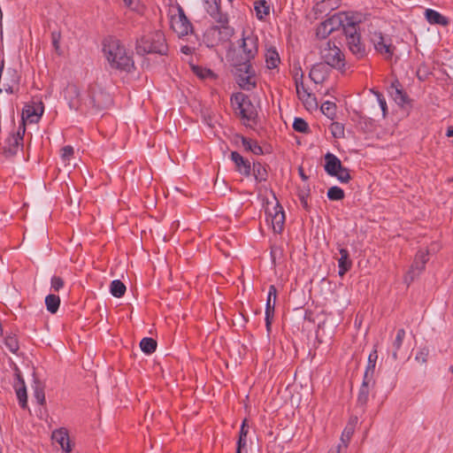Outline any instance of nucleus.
Here are the masks:
<instances>
[{
	"label": "nucleus",
	"mask_w": 453,
	"mask_h": 453,
	"mask_svg": "<svg viewBox=\"0 0 453 453\" xmlns=\"http://www.w3.org/2000/svg\"><path fill=\"white\" fill-rule=\"evenodd\" d=\"M330 130L334 138L344 137V127L339 122H333L330 126Z\"/></svg>",
	"instance_id": "44"
},
{
	"label": "nucleus",
	"mask_w": 453,
	"mask_h": 453,
	"mask_svg": "<svg viewBox=\"0 0 453 453\" xmlns=\"http://www.w3.org/2000/svg\"><path fill=\"white\" fill-rule=\"evenodd\" d=\"M446 135L448 137H453V126L447 129Z\"/></svg>",
	"instance_id": "61"
},
{
	"label": "nucleus",
	"mask_w": 453,
	"mask_h": 453,
	"mask_svg": "<svg viewBox=\"0 0 453 453\" xmlns=\"http://www.w3.org/2000/svg\"><path fill=\"white\" fill-rule=\"evenodd\" d=\"M372 91L378 99L379 104L382 111L383 117H386V115L388 114V106H387L386 99L384 98V96H382V94L380 92L374 91V90H372Z\"/></svg>",
	"instance_id": "49"
},
{
	"label": "nucleus",
	"mask_w": 453,
	"mask_h": 453,
	"mask_svg": "<svg viewBox=\"0 0 453 453\" xmlns=\"http://www.w3.org/2000/svg\"><path fill=\"white\" fill-rule=\"evenodd\" d=\"M240 48L243 54L254 57L257 53V38L252 35H243Z\"/></svg>",
	"instance_id": "18"
},
{
	"label": "nucleus",
	"mask_w": 453,
	"mask_h": 453,
	"mask_svg": "<svg viewBox=\"0 0 453 453\" xmlns=\"http://www.w3.org/2000/svg\"><path fill=\"white\" fill-rule=\"evenodd\" d=\"M88 96L89 104L98 110H102L109 106L111 102V96L104 91L98 84H91L88 88Z\"/></svg>",
	"instance_id": "6"
},
{
	"label": "nucleus",
	"mask_w": 453,
	"mask_h": 453,
	"mask_svg": "<svg viewBox=\"0 0 453 453\" xmlns=\"http://www.w3.org/2000/svg\"><path fill=\"white\" fill-rule=\"evenodd\" d=\"M429 355V349L427 348H422L420 349L415 357L416 361H418L420 364H426L427 361V357Z\"/></svg>",
	"instance_id": "53"
},
{
	"label": "nucleus",
	"mask_w": 453,
	"mask_h": 453,
	"mask_svg": "<svg viewBox=\"0 0 453 453\" xmlns=\"http://www.w3.org/2000/svg\"><path fill=\"white\" fill-rule=\"evenodd\" d=\"M232 73L241 88L249 91L256 88V72L250 62V58H232Z\"/></svg>",
	"instance_id": "1"
},
{
	"label": "nucleus",
	"mask_w": 453,
	"mask_h": 453,
	"mask_svg": "<svg viewBox=\"0 0 453 453\" xmlns=\"http://www.w3.org/2000/svg\"><path fill=\"white\" fill-rule=\"evenodd\" d=\"M293 128L295 131L307 134L309 132L308 123L302 118H296L293 122Z\"/></svg>",
	"instance_id": "43"
},
{
	"label": "nucleus",
	"mask_w": 453,
	"mask_h": 453,
	"mask_svg": "<svg viewBox=\"0 0 453 453\" xmlns=\"http://www.w3.org/2000/svg\"><path fill=\"white\" fill-rule=\"evenodd\" d=\"M102 52L108 57H125L127 55L126 49L120 41L111 36L103 40Z\"/></svg>",
	"instance_id": "8"
},
{
	"label": "nucleus",
	"mask_w": 453,
	"mask_h": 453,
	"mask_svg": "<svg viewBox=\"0 0 453 453\" xmlns=\"http://www.w3.org/2000/svg\"><path fill=\"white\" fill-rule=\"evenodd\" d=\"M372 42L375 47V50L377 53L379 54H388L393 55L394 54V48L393 46L388 42L386 38H384L380 34L374 35L372 38Z\"/></svg>",
	"instance_id": "21"
},
{
	"label": "nucleus",
	"mask_w": 453,
	"mask_h": 453,
	"mask_svg": "<svg viewBox=\"0 0 453 453\" xmlns=\"http://www.w3.org/2000/svg\"><path fill=\"white\" fill-rule=\"evenodd\" d=\"M327 197L332 201H339L344 198V191L342 188L334 186L327 191Z\"/></svg>",
	"instance_id": "42"
},
{
	"label": "nucleus",
	"mask_w": 453,
	"mask_h": 453,
	"mask_svg": "<svg viewBox=\"0 0 453 453\" xmlns=\"http://www.w3.org/2000/svg\"><path fill=\"white\" fill-rule=\"evenodd\" d=\"M60 38H61L60 32L53 31L51 33L52 45L55 48L56 54H58V55L63 54V52L59 50Z\"/></svg>",
	"instance_id": "54"
},
{
	"label": "nucleus",
	"mask_w": 453,
	"mask_h": 453,
	"mask_svg": "<svg viewBox=\"0 0 453 453\" xmlns=\"http://www.w3.org/2000/svg\"><path fill=\"white\" fill-rule=\"evenodd\" d=\"M310 195V188H303L302 189H299L298 191V197L301 202L302 206L306 211H309V204H308V196Z\"/></svg>",
	"instance_id": "45"
},
{
	"label": "nucleus",
	"mask_w": 453,
	"mask_h": 453,
	"mask_svg": "<svg viewBox=\"0 0 453 453\" xmlns=\"http://www.w3.org/2000/svg\"><path fill=\"white\" fill-rule=\"evenodd\" d=\"M354 433V427L353 426H347L345 429L343 430L341 437V445L342 449H346L348 448L349 442L350 441V438Z\"/></svg>",
	"instance_id": "41"
},
{
	"label": "nucleus",
	"mask_w": 453,
	"mask_h": 453,
	"mask_svg": "<svg viewBox=\"0 0 453 453\" xmlns=\"http://www.w3.org/2000/svg\"><path fill=\"white\" fill-rule=\"evenodd\" d=\"M405 337V330L403 328H400L396 332V336L395 341L393 342V352L392 357L395 360L398 358V350L401 349L403 345V339Z\"/></svg>",
	"instance_id": "30"
},
{
	"label": "nucleus",
	"mask_w": 453,
	"mask_h": 453,
	"mask_svg": "<svg viewBox=\"0 0 453 453\" xmlns=\"http://www.w3.org/2000/svg\"><path fill=\"white\" fill-rule=\"evenodd\" d=\"M390 94L394 97V100L398 104H403L406 103L407 96L406 94L399 88V84L392 83L391 85Z\"/></svg>",
	"instance_id": "34"
},
{
	"label": "nucleus",
	"mask_w": 453,
	"mask_h": 453,
	"mask_svg": "<svg viewBox=\"0 0 453 453\" xmlns=\"http://www.w3.org/2000/svg\"><path fill=\"white\" fill-rule=\"evenodd\" d=\"M242 449H243V448H239V446H237L236 453H242ZM245 453H246V452H245Z\"/></svg>",
	"instance_id": "63"
},
{
	"label": "nucleus",
	"mask_w": 453,
	"mask_h": 453,
	"mask_svg": "<svg viewBox=\"0 0 453 453\" xmlns=\"http://www.w3.org/2000/svg\"><path fill=\"white\" fill-rule=\"evenodd\" d=\"M65 98L68 101L71 109L78 110L80 108V90L75 84H69L66 87Z\"/></svg>",
	"instance_id": "19"
},
{
	"label": "nucleus",
	"mask_w": 453,
	"mask_h": 453,
	"mask_svg": "<svg viewBox=\"0 0 453 453\" xmlns=\"http://www.w3.org/2000/svg\"><path fill=\"white\" fill-rule=\"evenodd\" d=\"M50 287L56 292H58L64 287V280L59 277L54 275L50 280Z\"/></svg>",
	"instance_id": "52"
},
{
	"label": "nucleus",
	"mask_w": 453,
	"mask_h": 453,
	"mask_svg": "<svg viewBox=\"0 0 453 453\" xmlns=\"http://www.w3.org/2000/svg\"><path fill=\"white\" fill-rule=\"evenodd\" d=\"M248 433H249V426L247 425V420L244 419L242 421V426H241L240 435H239V439H238V441H237V446H239V448H245L246 447Z\"/></svg>",
	"instance_id": "39"
},
{
	"label": "nucleus",
	"mask_w": 453,
	"mask_h": 453,
	"mask_svg": "<svg viewBox=\"0 0 453 453\" xmlns=\"http://www.w3.org/2000/svg\"><path fill=\"white\" fill-rule=\"evenodd\" d=\"M276 297H277V288L274 285H270L267 298H266V304H265V326L268 333L271 332V326L273 323V319L274 317V311H275V304H276Z\"/></svg>",
	"instance_id": "12"
},
{
	"label": "nucleus",
	"mask_w": 453,
	"mask_h": 453,
	"mask_svg": "<svg viewBox=\"0 0 453 453\" xmlns=\"http://www.w3.org/2000/svg\"><path fill=\"white\" fill-rule=\"evenodd\" d=\"M17 382L14 384L16 395L21 408L25 409L27 407V395L24 380L21 378L19 373L16 374Z\"/></svg>",
	"instance_id": "22"
},
{
	"label": "nucleus",
	"mask_w": 453,
	"mask_h": 453,
	"mask_svg": "<svg viewBox=\"0 0 453 453\" xmlns=\"http://www.w3.org/2000/svg\"><path fill=\"white\" fill-rule=\"evenodd\" d=\"M333 177H335L342 183H348L351 179L349 171L343 166H342L339 172H336V174Z\"/></svg>",
	"instance_id": "47"
},
{
	"label": "nucleus",
	"mask_w": 453,
	"mask_h": 453,
	"mask_svg": "<svg viewBox=\"0 0 453 453\" xmlns=\"http://www.w3.org/2000/svg\"><path fill=\"white\" fill-rule=\"evenodd\" d=\"M321 112L330 119L336 117V104L330 101H326L320 107Z\"/></svg>",
	"instance_id": "36"
},
{
	"label": "nucleus",
	"mask_w": 453,
	"mask_h": 453,
	"mask_svg": "<svg viewBox=\"0 0 453 453\" xmlns=\"http://www.w3.org/2000/svg\"><path fill=\"white\" fill-rule=\"evenodd\" d=\"M242 143L246 150L251 151L255 155L263 154L262 147L256 141L242 137Z\"/></svg>",
	"instance_id": "32"
},
{
	"label": "nucleus",
	"mask_w": 453,
	"mask_h": 453,
	"mask_svg": "<svg viewBox=\"0 0 453 453\" xmlns=\"http://www.w3.org/2000/svg\"><path fill=\"white\" fill-rule=\"evenodd\" d=\"M107 62L112 71L130 73L134 68L133 58H107Z\"/></svg>",
	"instance_id": "17"
},
{
	"label": "nucleus",
	"mask_w": 453,
	"mask_h": 453,
	"mask_svg": "<svg viewBox=\"0 0 453 453\" xmlns=\"http://www.w3.org/2000/svg\"><path fill=\"white\" fill-rule=\"evenodd\" d=\"M157 342L149 337L143 338L140 342V348L145 354H152L157 349Z\"/></svg>",
	"instance_id": "35"
},
{
	"label": "nucleus",
	"mask_w": 453,
	"mask_h": 453,
	"mask_svg": "<svg viewBox=\"0 0 453 453\" xmlns=\"http://www.w3.org/2000/svg\"><path fill=\"white\" fill-rule=\"evenodd\" d=\"M189 65L193 73L201 80H215L217 78V75L209 68L196 65L193 61L189 62Z\"/></svg>",
	"instance_id": "25"
},
{
	"label": "nucleus",
	"mask_w": 453,
	"mask_h": 453,
	"mask_svg": "<svg viewBox=\"0 0 453 453\" xmlns=\"http://www.w3.org/2000/svg\"><path fill=\"white\" fill-rule=\"evenodd\" d=\"M180 52L184 55H192V54H194V49L188 45L181 46Z\"/></svg>",
	"instance_id": "58"
},
{
	"label": "nucleus",
	"mask_w": 453,
	"mask_h": 453,
	"mask_svg": "<svg viewBox=\"0 0 453 453\" xmlns=\"http://www.w3.org/2000/svg\"><path fill=\"white\" fill-rule=\"evenodd\" d=\"M428 261V252L426 250H418L415 256L411 269L406 273L404 280L406 282L412 281L415 277L419 275L424 270Z\"/></svg>",
	"instance_id": "9"
},
{
	"label": "nucleus",
	"mask_w": 453,
	"mask_h": 453,
	"mask_svg": "<svg viewBox=\"0 0 453 453\" xmlns=\"http://www.w3.org/2000/svg\"><path fill=\"white\" fill-rule=\"evenodd\" d=\"M255 11L257 17L259 19H262L264 16L267 15L269 13V7L266 5L265 2H259L257 3L255 5Z\"/></svg>",
	"instance_id": "46"
},
{
	"label": "nucleus",
	"mask_w": 453,
	"mask_h": 453,
	"mask_svg": "<svg viewBox=\"0 0 453 453\" xmlns=\"http://www.w3.org/2000/svg\"><path fill=\"white\" fill-rule=\"evenodd\" d=\"M12 76H16V78H17V85H19V81H20L19 73V72L17 70L12 69V68H9L6 71L5 74L4 75L3 81L12 82Z\"/></svg>",
	"instance_id": "51"
},
{
	"label": "nucleus",
	"mask_w": 453,
	"mask_h": 453,
	"mask_svg": "<svg viewBox=\"0 0 453 453\" xmlns=\"http://www.w3.org/2000/svg\"><path fill=\"white\" fill-rule=\"evenodd\" d=\"M253 175L257 182L265 181L267 180V171L259 162L253 163Z\"/></svg>",
	"instance_id": "29"
},
{
	"label": "nucleus",
	"mask_w": 453,
	"mask_h": 453,
	"mask_svg": "<svg viewBox=\"0 0 453 453\" xmlns=\"http://www.w3.org/2000/svg\"><path fill=\"white\" fill-rule=\"evenodd\" d=\"M44 106L42 102L35 104H27L22 111V120L29 123H37L43 114Z\"/></svg>",
	"instance_id": "13"
},
{
	"label": "nucleus",
	"mask_w": 453,
	"mask_h": 453,
	"mask_svg": "<svg viewBox=\"0 0 453 453\" xmlns=\"http://www.w3.org/2000/svg\"><path fill=\"white\" fill-rule=\"evenodd\" d=\"M6 348L12 353L16 354L19 349V341L15 334H7L4 338Z\"/></svg>",
	"instance_id": "37"
},
{
	"label": "nucleus",
	"mask_w": 453,
	"mask_h": 453,
	"mask_svg": "<svg viewBox=\"0 0 453 453\" xmlns=\"http://www.w3.org/2000/svg\"><path fill=\"white\" fill-rule=\"evenodd\" d=\"M230 158L234 163L235 171L245 177H249L250 175L251 165L248 159L244 158L237 151H232Z\"/></svg>",
	"instance_id": "16"
},
{
	"label": "nucleus",
	"mask_w": 453,
	"mask_h": 453,
	"mask_svg": "<svg viewBox=\"0 0 453 453\" xmlns=\"http://www.w3.org/2000/svg\"><path fill=\"white\" fill-rule=\"evenodd\" d=\"M171 27L179 37L185 36L192 31V26L180 6L177 7V13L171 16Z\"/></svg>",
	"instance_id": "7"
},
{
	"label": "nucleus",
	"mask_w": 453,
	"mask_h": 453,
	"mask_svg": "<svg viewBox=\"0 0 453 453\" xmlns=\"http://www.w3.org/2000/svg\"><path fill=\"white\" fill-rule=\"evenodd\" d=\"M426 18L430 24H438L441 26H447L449 20L446 17L440 14L438 12L426 9L425 12Z\"/></svg>",
	"instance_id": "28"
},
{
	"label": "nucleus",
	"mask_w": 453,
	"mask_h": 453,
	"mask_svg": "<svg viewBox=\"0 0 453 453\" xmlns=\"http://www.w3.org/2000/svg\"><path fill=\"white\" fill-rule=\"evenodd\" d=\"M374 380H367L363 378V382L358 390L357 397V407L360 408L363 411L369 400L370 389L374 386Z\"/></svg>",
	"instance_id": "15"
},
{
	"label": "nucleus",
	"mask_w": 453,
	"mask_h": 453,
	"mask_svg": "<svg viewBox=\"0 0 453 453\" xmlns=\"http://www.w3.org/2000/svg\"><path fill=\"white\" fill-rule=\"evenodd\" d=\"M126 286L119 280H114L110 286V292L114 297H122L126 293Z\"/></svg>",
	"instance_id": "31"
},
{
	"label": "nucleus",
	"mask_w": 453,
	"mask_h": 453,
	"mask_svg": "<svg viewBox=\"0 0 453 453\" xmlns=\"http://www.w3.org/2000/svg\"><path fill=\"white\" fill-rule=\"evenodd\" d=\"M74 153L73 148L70 145L65 146L61 150V158L65 163H68L69 160L73 157Z\"/></svg>",
	"instance_id": "50"
},
{
	"label": "nucleus",
	"mask_w": 453,
	"mask_h": 453,
	"mask_svg": "<svg viewBox=\"0 0 453 453\" xmlns=\"http://www.w3.org/2000/svg\"><path fill=\"white\" fill-rule=\"evenodd\" d=\"M267 54L269 55L268 57H273V56L279 57V55H280V53L278 52L275 46H270L267 49Z\"/></svg>",
	"instance_id": "59"
},
{
	"label": "nucleus",
	"mask_w": 453,
	"mask_h": 453,
	"mask_svg": "<svg viewBox=\"0 0 453 453\" xmlns=\"http://www.w3.org/2000/svg\"><path fill=\"white\" fill-rule=\"evenodd\" d=\"M26 132L25 125L22 126V134H11L5 140V145L3 153L6 157L15 156L19 148L23 147V138Z\"/></svg>",
	"instance_id": "10"
},
{
	"label": "nucleus",
	"mask_w": 453,
	"mask_h": 453,
	"mask_svg": "<svg viewBox=\"0 0 453 453\" xmlns=\"http://www.w3.org/2000/svg\"><path fill=\"white\" fill-rule=\"evenodd\" d=\"M300 174H301V177H302L303 179H305V178H306V177H305V175L303 174V171H302V170L300 171Z\"/></svg>",
	"instance_id": "64"
},
{
	"label": "nucleus",
	"mask_w": 453,
	"mask_h": 453,
	"mask_svg": "<svg viewBox=\"0 0 453 453\" xmlns=\"http://www.w3.org/2000/svg\"><path fill=\"white\" fill-rule=\"evenodd\" d=\"M296 88L298 98L303 102L307 110L311 111L318 108V102L315 96L308 92L302 81H296Z\"/></svg>",
	"instance_id": "14"
},
{
	"label": "nucleus",
	"mask_w": 453,
	"mask_h": 453,
	"mask_svg": "<svg viewBox=\"0 0 453 453\" xmlns=\"http://www.w3.org/2000/svg\"><path fill=\"white\" fill-rule=\"evenodd\" d=\"M3 88H4V90L7 94H13L16 91H18L19 85H17V78H16V76H12V82L3 81Z\"/></svg>",
	"instance_id": "48"
},
{
	"label": "nucleus",
	"mask_w": 453,
	"mask_h": 453,
	"mask_svg": "<svg viewBox=\"0 0 453 453\" xmlns=\"http://www.w3.org/2000/svg\"><path fill=\"white\" fill-rule=\"evenodd\" d=\"M25 122H26V121H23V120H22V123L19 125V129H18V131H17L15 134H22V126H23V125H25V126H26Z\"/></svg>",
	"instance_id": "62"
},
{
	"label": "nucleus",
	"mask_w": 453,
	"mask_h": 453,
	"mask_svg": "<svg viewBox=\"0 0 453 453\" xmlns=\"http://www.w3.org/2000/svg\"><path fill=\"white\" fill-rule=\"evenodd\" d=\"M269 69L276 68L280 64V58H265Z\"/></svg>",
	"instance_id": "56"
},
{
	"label": "nucleus",
	"mask_w": 453,
	"mask_h": 453,
	"mask_svg": "<svg viewBox=\"0 0 453 453\" xmlns=\"http://www.w3.org/2000/svg\"><path fill=\"white\" fill-rule=\"evenodd\" d=\"M350 12H338L323 21L317 28V36L326 38L334 30L342 27L344 30L347 19L353 16Z\"/></svg>",
	"instance_id": "5"
},
{
	"label": "nucleus",
	"mask_w": 453,
	"mask_h": 453,
	"mask_svg": "<svg viewBox=\"0 0 453 453\" xmlns=\"http://www.w3.org/2000/svg\"><path fill=\"white\" fill-rule=\"evenodd\" d=\"M327 59V61L313 65L310 71V78L317 84L324 81L328 75L330 68H334L341 73H345L350 67V65L346 61V58Z\"/></svg>",
	"instance_id": "2"
},
{
	"label": "nucleus",
	"mask_w": 453,
	"mask_h": 453,
	"mask_svg": "<svg viewBox=\"0 0 453 453\" xmlns=\"http://www.w3.org/2000/svg\"><path fill=\"white\" fill-rule=\"evenodd\" d=\"M45 304L48 311L56 313L60 305V298L58 296L50 294L45 297Z\"/></svg>",
	"instance_id": "33"
},
{
	"label": "nucleus",
	"mask_w": 453,
	"mask_h": 453,
	"mask_svg": "<svg viewBox=\"0 0 453 453\" xmlns=\"http://www.w3.org/2000/svg\"><path fill=\"white\" fill-rule=\"evenodd\" d=\"M52 439L61 446L62 449L67 453L71 452L72 449L66 429L60 428L54 431L52 433Z\"/></svg>",
	"instance_id": "23"
},
{
	"label": "nucleus",
	"mask_w": 453,
	"mask_h": 453,
	"mask_svg": "<svg viewBox=\"0 0 453 453\" xmlns=\"http://www.w3.org/2000/svg\"><path fill=\"white\" fill-rule=\"evenodd\" d=\"M325 171L330 176L335 175L336 172H339V169L342 166L341 160L331 152L325 155Z\"/></svg>",
	"instance_id": "20"
},
{
	"label": "nucleus",
	"mask_w": 453,
	"mask_h": 453,
	"mask_svg": "<svg viewBox=\"0 0 453 453\" xmlns=\"http://www.w3.org/2000/svg\"><path fill=\"white\" fill-rule=\"evenodd\" d=\"M125 3V5L131 10H137V2L138 0H123Z\"/></svg>",
	"instance_id": "57"
},
{
	"label": "nucleus",
	"mask_w": 453,
	"mask_h": 453,
	"mask_svg": "<svg viewBox=\"0 0 453 453\" xmlns=\"http://www.w3.org/2000/svg\"><path fill=\"white\" fill-rule=\"evenodd\" d=\"M34 396L39 404L42 405L45 403V395L42 388L36 386L35 388Z\"/></svg>",
	"instance_id": "55"
},
{
	"label": "nucleus",
	"mask_w": 453,
	"mask_h": 453,
	"mask_svg": "<svg viewBox=\"0 0 453 453\" xmlns=\"http://www.w3.org/2000/svg\"><path fill=\"white\" fill-rule=\"evenodd\" d=\"M416 73L418 80L425 81L428 78L430 74H432V67L430 66V65L423 62L422 64L419 65Z\"/></svg>",
	"instance_id": "40"
},
{
	"label": "nucleus",
	"mask_w": 453,
	"mask_h": 453,
	"mask_svg": "<svg viewBox=\"0 0 453 453\" xmlns=\"http://www.w3.org/2000/svg\"><path fill=\"white\" fill-rule=\"evenodd\" d=\"M167 47L164 42V40H158L156 43L150 44L148 47L144 46L143 53L138 52L139 54H158L166 55Z\"/></svg>",
	"instance_id": "27"
},
{
	"label": "nucleus",
	"mask_w": 453,
	"mask_h": 453,
	"mask_svg": "<svg viewBox=\"0 0 453 453\" xmlns=\"http://www.w3.org/2000/svg\"><path fill=\"white\" fill-rule=\"evenodd\" d=\"M377 359H378L377 350L374 349L368 356V361H367V365H366V368H365V371L364 373V378H365L367 380L368 379L373 380Z\"/></svg>",
	"instance_id": "26"
},
{
	"label": "nucleus",
	"mask_w": 453,
	"mask_h": 453,
	"mask_svg": "<svg viewBox=\"0 0 453 453\" xmlns=\"http://www.w3.org/2000/svg\"><path fill=\"white\" fill-rule=\"evenodd\" d=\"M231 104L235 110H238L244 124L250 126L255 123L257 117L256 107L249 96L242 92H237L231 96Z\"/></svg>",
	"instance_id": "4"
},
{
	"label": "nucleus",
	"mask_w": 453,
	"mask_h": 453,
	"mask_svg": "<svg viewBox=\"0 0 453 453\" xmlns=\"http://www.w3.org/2000/svg\"><path fill=\"white\" fill-rule=\"evenodd\" d=\"M266 213L268 218L271 219L273 232L276 234H280L283 231L285 223V213L282 206L278 202H276L272 209L267 208Z\"/></svg>",
	"instance_id": "11"
},
{
	"label": "nucleus",
	"mask_w": 453,
	"mask_h": 453,
	"mask_svg": "<svg viewBox=\"0 0 453 453\" xmlns=\"http://www.w3.org/2000/svg\"><path fill=\"white\" fill-rule=\"evenodd\" d=\"M346 20L347 23L343 32L346 35L348 47L352 54H359L364 50V45L361 42L357 30V26L361 23L362 17L360 14L354 13L353 16H349V19Z\"/></svg>",
	"instance_id": "3"
},
{
	"label": "nucleus",
	"mask_w": 453,
	"mask_h": 453,
	"mask_svg": "<svg viewBox=\"0 0 453 453\" xmlns=\"http://www.w3.org/2000/svg\"><path fill=\"white\" fill-rule=\"evenodd\" d=\"M339 253L341 255L338 259L339 275L343 276L352 265V262L349 257V251L346 249H340Z\"/></svg>",
	"instance_id": "24"
},
{
	"label": "nucleus",
	"mask_w": 453,
	"mask_h": 453,
	"mask_svg": "<svg viewBox=\"0 0 453 453\" xmlns=\"http://www.w3.org/2000/svg\"><path fill=\"white\" fill-rule=\"evenodd\" d=\"M326 48H325L322 51V54H324L322 57H340L342 51L341 50L335 45L334 42H327L326 43Z\"/></svg>",
	"instance_id": "38"
},
{
	"label": "nucleus",
	"mask_w": 453,
	"mask_h": 453,
	"mask_svg": "<svg viewBox=\"0 0 453 453\" xmlns=\"http://www.w3.org/2000/svg\"><path fill=\"white\" fill-rule=\"evenodd\" d=\"M341 450L342 445L338 444L336 448L329 449L327 453H341Z\"/></svg>",
	"instance_id": "60"
}]
</instances>
